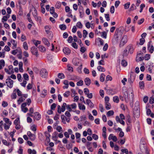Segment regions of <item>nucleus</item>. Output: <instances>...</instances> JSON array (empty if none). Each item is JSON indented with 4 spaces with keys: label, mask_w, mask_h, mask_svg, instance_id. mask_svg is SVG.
I'll use <instances>...</instances> for the list:
<instances>
[{
    "label": "nucleus",
    "mask_w": 154,
    "mask_h": 154,
    "mask_svg": "<svg viewBox=\"0 0 154 154\" xmlns=\"http://www.w3.org/2000/svg\"><path fill=\"white\" fill-rule=\"evenodd\" d=\"M134 47L133 45L129 44L128 45L125 50L124 51L123 55L124 56H127L129 53L132 54L133 53L134 50Z\"/></svg>",
    "instance_id": "obj_1"
},
{
    "label": "nucleus",
    "mask_w": 154,
    "mask_h": 154,
    "mask_svg": "<svg viewBox=\"0 0 154 154\" xmlns=\"http://www.w3.org/2000/svg\"><path fill=\"white\" fill-rule=\"evenodd\" d=\"M3 120L5 122L4 123V129L6 130L9 129L12 124V122L8 118L5 117H3Z\"/></svg>",
    "instance_id": "obj_2"
},
{
    "label": "nucleus",
    "mask_w": 154,
    "mask_h": 154,
    "mask_svg": "<svg viewBox=\"0 0 154 154\" xmlns=\"http://www.w3.org/2000/svg\"><path fill=\"white\" fill-rule=\"evenodd\" d=\"M19 98L17 100V103L18 104H20L22 102L24 101L25 99L28 97V94H22L21 91L20 95L18 96Z\"/></svg>",
    "instance_id": "obj_3"
},
{
    "label": "nucleus",
    "mask_w": 154,
    "mask_h": 154,
    "mask_svg": "<svg viewBox=\"0 0 154 154\" xmlns=\"http://www.w3.org/2000/svg\"><path fill=\"white\" fill-rule=\"evenodd\" d=\"M21 91L18 88H17L14 89L11 95V97L12 99H15L17 98V95L18 96L20 95L21 94Z\"/></svg>",
    "instance_id": "obj_4"
},
{
    "label": "nucleus",
    "mask_w": 154,
    "mask_h": 154,
    "mask_svg": "<svg viewBox=\"0 0 154 154\" xmlns=\"http://www.w3.org/2000/svg\"><path fill=\"white\" fill-rule=\"evenodd\" d=\"M14 82L10 79V77H8L6 79L5 83L7 87L10 88H11L14 86Z\"/></svg>",
    "instance_id": "obj_5"
},
{
    "label": "nucleus",
    "mask_w": 154,
    "mask_h": 154,
    "mask_svg": "<svg viewBox=\"0 0 154 154\" xmlns=\"http://www.w3.org/2000/svg\"><path fill=\"white\" fill-rule=\"evenodd\" d=\"M23 64L22 61L20 62L19 63V68L15 67L14 68V72L17 73H18L19 71L20 72L22 73L24 71V69L23 68Z\"/></svg>",
    "instance_id": "obj_6"
},
{
    "label": "nucleus",
    "mask_w": 154,
    "mask_h": 154,
    "mask_svg": "<svg viewBox=\"0 0 154 154\" xmlns=\"http://www.w3.org/2000/svg\"><path fill=\"white\" fill-rule=\"evenodd\" d=\"M67 106L68 105L66 103H63L61 106V107L60 106L58 105L57 106V112L59 113H61L62 112H64L66 109V107L67 109Z\"/></svg>",
    "instance_id": "obj_7"
},
{
    "label": "nucleus",
    "mask_w": 154,
    "mask_h": 154,
    "mask_svg": "<svg viewBox=\"0 0 154 154\" xmlns=\"http://www.w3.org/2000/svg\"><path fill=\"white\" fill-rule=\"evenodd\" d=\"M5 71L8 75H11L14 73V68L11 65L7 67L5 69Z\"/></svg>",
    "instance_id": "obj_8"
},
{
    "label": "nucleus",
    "mask_w": 154,
    "mask_h": 154,
    "mask_svg": "<svg viewBox=\"0 0 154 154\" xmlns=\"http://www.w3.org/2000/svg\"><path fill=\"white\" fill-rule=\"evenodd\" d=\"M77 104L75 103L67 106V109L69 112L74 111L77 108Z\"/></svg>",
    "instance_id": "obj_9"
},
{
    "label": "nucleus",
    "mask_w": 154,
    "mask_h": 154,
    "mask_svg": "<svg viewBox=\"0 0 154 154\" xmlns=\"http://www.w3.org/2000/svg\"><path fill=\"white\" fill-rule=\"evenodd\" d=\"M128 41V37L127 36L125 35H124L122 37L121 41L120 43V46H124Z\"/></svg>",
    "instance_id": "obj_10"
},
{
    "label": "nucleus",
    "mask_w": 154,
    "mask_h": 154,
    "mask_svg": "<svg viewBox=\"0 0 154 154\" xmlns=\"http://www.w3.org/2000/svg\"><path fill=\"white\" fill-rule=\"evenodd\" d=\"M31 52L33 55H34L36 57H38L39 56L38 51L36 48L32 47L31 49Z\"/></svg>",
    "instance_id": "obj_11"
},
{
    "label": "nucleus",
    "mask_w": 154,
    "mask_h": 154,
    "mask_svg": "<svg viewBox=\"0 0 154 154\" xmlns=\"http://www.w3.org/2000/svg\"><path fill=\"white\" fill-rule=\"evenodd\" d=\"M40 74L42 78H45L47 75L48 72L46 69H42L40 71Z\"/></svg>",
    "instance_id": "obj_12"
},
{
    "label": "nucleus",
    "mask_w": 154,
    "mask_h": 154,
    "mask_svg": "<svg viewBox=\"0 0 154 154\" xmlns=\"http://www.w3.org/2000/svg\"><path fill=\"white\" fill-rule=\"evenodd\" d=\"M27 135L30 140L32 141H34L35 139V135L31 133L30 131H28L27 132Z\"/></svg>",
    "instance_id": "obj_13"
},
{
    "label": "nucleus",
    "mask_w": 154,
    "mask_h": 154,
    "mask_svg": "<svg viewBox=\"0 0 154 154\" xmlns=\"http://www.w3.org/2000/svg\"><path fill=\"white\" fill-rule=\"evenodd\" d=\"M26 103L25 102L23 103L21 105V108L22 111L25 113L28 110V108L26 107Z\"/></svg>",
    "instance_id": "obj_14"
},
{
    "label": "nucleus",
    "mask_w": 154,
    "mask_h": 154,
    "mask_svg": "<svg viewBox=\"0 0 154 154\" xmlns=\"http://www.w3.org/2000/svg\"><path fill=\"white\" fill-rule=\"evenodd\" d=\"M123 34L122 31L119 29H117L115 32L114 35L118 38L121 37Z\"/></svg>",
    "instance_id": "obj_15"
},
{
    "label": "nucleus",
    "mask_w": 154,
    "mask_h": 154,
    "mask_svg": "<svg viewBox=\"0 0 154 154\" xmlns=\"http://www.w3.org/2000/svg\"><path fill=\"white\" fill-rule=\"evenodd\" d=\"M108 139L110 140H112L114 142H116L117 140V137L114 135L113 134H110L108 137Z\"/></svg>",
    "instance_id": "obj_16"
},
{
    "label": "nucleus",
    "mask_w": 154,
    "mask_h": 154,
    "mask_svg": "<svg viewBox=\"0 0 154 154\" xmlns=\"http://www.w3.org/2000/svg\"><path fill=\"white\" fill-rule=\"evenodd\" d=\"M33 117L35 119L39 120L41 118V116L38 112H35L34 113Z\"/></svg>",
    "instance_id": "obj_17"
},
{
    "label": "nucleus",
    "mask_w": 154,
    "mask_h": 154,
    "mask_svg": "<svg viewBox=\"0 0 154 154\" xmlns=\"http://www.w3.org/2000/svg\"><path fill=\"white\" fill-rule=\"evenodd\" d=\"M50 13L53 15L54 17L57 18L58 15L57 14L54 12V7H52L51 8L50 10Z\"/></svg>",
    "instance_id": "obj_18"
},
{
    "label": "nucleus",
    "mask_w": 154,
    "mask_h": 154,
    "mask_svg": "<svg viewBox=\"0 0 154 154\" xmlns=\"http://www.w3.org/2000/svg\"><path fill=\"white\" fill-rule=\"evenodd\" d=\"M59 134L57 131L54 132L52 136V139L54 141L57 140Z\"/></svg>",
    "instance_id": "obj_19"
},
{
    "label": "nucleus",
    "mask_w": 154,
    "mask_h": 154,
    "mask_svg": "<svg viewBox=\"0 0 154 154\" xmlns=\"http://www.w3.org/2000/svg\"><path fill=\"white\" fill-rule=\"evenodd\" d=\"M11 140H10L9 141L5 139H3L2 140V142L3 144L7 146H9L11 144Z\"/></svg>",
    "instance_id": "obj_20"
},
{
    "label": "nucleus",
    "mask_w": 154,
    "mask_h": 154,
    "mask_svg": "<svg viewBox=\"0 0 154 154\" xmlns=\"http://www.w3.org/2000/svg\"><path fill=\"white\" fill-rule=\"evenodd\" d=\"M11 42L12 45V48L13 49H15L17 47V43L13 39H11Z\"/></svg>",
    "instance_id": "obj_21"
},
{
    "label": "nucleus",
    "mask_w": 154,
    "mask_h": 154,
    "mask_svg": "<svg viewBox=\"0 0 154 154\" xmlns=\"http://www.w3.org/2000/svg\"><path fill=\"white\" fill-rule=\"evenodd\" d=\"M143 59V57L142 56L141 54L140 53L137 54L136 58V60L137 62L140 61Z\"/></svg>",
    "instance_id": "obj_22"
},
{
    "label": "nucleus",
    "mask_w": 154,
    "mask_h": 154,
    "mask_svg": "<svg viewBox=\"0 0 154 154\" xmlns=\"http://www.w3.org/2000/svg\"><path fill=\"white\" fill-rule=\"evenodd\" d=\"M148 49L150 53H153L154 50V48L153 46L149 43L148 45Z\"/></svg>",
    "instance_id": "obj_23"
},
{
    "label": "nucleus",
    "mask_w": 154,
    "mask_h": 154,
    "mask_svg": "<svg viewBox=\"0 0 154 154\" xmlns=\"http://www.w3.org/2000/svg\"><path fill=\"white\" fill-rule=\"evenodd\" d=\"M20 50H21V48L20 47L18 48L17 49L12 51L11 53L13 55H15L19 53Z\"/></svg>",
    "instance_id": "obj_24"
},
{
    "label": "nucleus",
    "mask_w": 154,
    "mask_h": 154,
    "mask_svg": "<svg viewBox=\"0 0 154 154\" xmlns=\"http://www.w3.org/2000/svg\"><path fill=\"white\" fill-rule=\"evenodd\" d=\"M87 104L91 108H92L94 107L93 103L91 102V100L89 99H87L86 100Z\"/></svg>",
    "instance_id": "obj_25"
},
{
    "label": "nucleus",
    "mask_w": 154,
    "mask_h": 154,
    "mask_svg": "<svg viewBox=\"0 0 154 154\" xmlns=\"http://www.w3.org/2000/svg\"><path fill=\"white\" fill-rule=\"evenodd\" d=\"M10 16L7 15L3 17L2 19V23H5L9 18Z\"/></svg>",
    "instance_id": "obj_26"
},
{
    "label": "nucleus",
    "mask_w": 154,
    "mask_h": 154,
    "mask_svg": "<svg viewBox=\"0 0 154 154\" xmlns=\"http://www.w3.org/2000/svg\"><path fill=\"white\" fill-rule=\"evenodd\" d=\"M106 128L105 126L103 127L102 128V136L104 139L106 138Z\"/></svg>",
    "instance_id": "obj_27"
},
{
    "label": "nucleus",
    "mask_w": 154,
    "mask_h": 154,
    "mask_svg": "<svg viewBox=\"0 0 154 154\" xmlns=\"http://www.w3.org/2000/svg\"><path fill=\"white\" fill-rule=\"evenodd\" d=\"M78 107L80 110L84 111L86 109L85 106L81 103H79L78 104Z\"/></svg>",
    "instance_id": "obj_28"
},
{
    "label": "nucleus",
    "mask_w": 154,
    "mask_h": 154,
    "mask_svg": "<svg viewBox=\"0 0 154 154\" xmlns=\"http://www.w3.org/2000/svg\"><path fill=\"white\" fill-rule=\"evenodd\" d=\"M119 116H116V119L117 122H119L121 124L123 125H125V123L124 121L123 120H122L120 119Z\"/></svg>",
    "instance_id": "obj_29"
},
{
    "label": "nucleus",
    "mask_w": 154,
    "mask_h": 154,
    "mask_svg": "<svg viewBox=\"0 0 154 154\" xmlns=\"http://www.w3.org/2000/svg\"><path fill=\"white\" fill-rule=\"evenodd\" d=\"M64 53L66 55H68L70 54L71 51L70 50L67 48H65L63 50Z\"/></svg>",
    "instance_id": "obj_30"
},
{
    "label": "nucleus",
    "mask_w": 154,
    "mask_h": 154,
    "mask_svg": "<svg viewBox=\"0 0 154 154\" xmlns=\"http://www.w3.org/2000/svg\"><path fill=\"white\" fill-rule=\"evenodd\" d=\"M38 48L39 51L42 52H44L46 51V49L45 47L41 45L38 46Z\"/></svg>",
    "instance_id": "obj_31"
},
{
    "label": "nucleus",
    "mask_w": 154,
    "mask_h": 154,
    "mask_svg": "<svg viewBox=\"0 0 154 154\" xmlns=\"http://www.w3.org/2000/svg\"><path fill=\"white\" fill-rule=\"evenodd\" d=\"M5 65V62L3 59L0 60V69H1Z\"/></svg>",
    "instance_id": "obj_32"
},
{
    "label": "nucleus",
    "mask_w": 154,
    "mask_h": 154,
    "mask_svg": "<svg viewBox=\"0 0 154 154\" xmlns=\"http://www.w3.org/2000/svg\"><path fill=\"white\" fill-rule=\"evenodd\" d=\"M85 84L87 85H89L91 83V80L88 78H86L84 80Z\"/></svg>",
    "instance_id": "obj_33"
},
{
    "label": "nucleus",
    "mask_w": 154,
    "mask_h": 154,
    "mask_svg": "<svg viewBox=\"0 0 154 154\" xmlns=\"http://www.w3.org/2000/svg\"><path fill=\"white\" fill-rule=\"evenodd\" d=\"M123 97L126 101H128L129 99L128 93L127 91H125L124 93Z\"/></svg>",
    "instance_id": "obj_34"
},
{
    "label": "nucleus",
    "mask_w": 154,
    "mask_h": 154,
    "mask_svg": "<svg viewBox=\"0 0 154 154\" xmlns=\"http://www.w3.org/2000/svg\"><path fill=\"white\" fill-rule=\"evenodd\" d=\"M27 152L29 154H36V152L35 149L32 150L31 149H28Z\"/></svg>",
    "instance_id": "obj_35"
},
{
    "label": "nucleus",
    "mask_w": 154,
    "mask_h": 154,
    "mask_svg": "<svg viewBox=\"0 0 154 154\" xmlns=\"http://www.w3.org/2000/svg\"><path fill=\"white\" fill-rule=\"evenodd\" d=\"M114 114V112L112 110L108 111L106 113V115L107 117H109L113 116Z\"/></svg>",
    "instance_id": "obj_36"
},
{
    "label": "nucleus",
    "mask_w": 154,
    "mask_h": 154,
    "mask_svg": "<svg viewBox=\"0 0 154 154\" xmlns=\"http://www.w3.org/2000/svg\"><path fill=\"white\" fill-rule=\"evenodd\" d=\"M105 75L103 73H101L100 76V80L101 82H103L105 80Z\"/></svg>",
    "instance_id": "obj_37"
},
{
    "label": "nucleus",
    "mask_w": 154,
    "mask_h": 154,
    "mask_svg": "<svg viewBox=\"0 0 154 154\" xmlns=\"http://www.w3.org/2000/svg\"><path fill=\"white\" fill-rule=\"evenodd\" d=\"M42 40L44 43L45 45H47L48 46H49L50 45V43L47 39L45 38H43Z\"/></svg>",
    "instance_id": "obj_38"
},
{
    "label": "nucleus",
    "mask_w": 154,
    "mask_h": 154,
    "mask_svg": "<svg viewBox=\"0 0 154 154\" xmlns=\"http://www.w3.org/2000/svg\"><path fill=\"white\" fill-rule=\"evenodd\" d=\"M97 70L100 72H104L105 71V68L100 66H99L97 67Z\"/></svg>",
    "instance_id": "obj_39"
},
{
    "label": "nucleus",
    "mask_w": 154,
    "mask_h": 154,
    "mask_svg": "<svg viewBox=\"0 0 154 154\" xmlns=\"http://www.w3.org/2000/svg\"><path fill=\"white\" fill-rule=\"evenodd\" d=\"M56 130L59 133H62L63 130L62 127L60 126H57L56 128Z\"/></svg>",
    "instance_id": "obj_40"
},
{
    "label": "nucleus",
    "mask_w": 154,
    "mask_h": 154,
    "mask_svg": "<svg viewBox=\"0 0 154 154\" xmlns=\"http://www.w3.org/2000/svg\"><path fill=\"white\" fill-rule=\"evenodd\" d=\"M11 49L10 47H9L8 46L5 45L2 50L5 52H8Z\"/></svg>",
    "instance_id": "obj_41"
},
{
    "label": "nucleus",
    "mask_w": 154,
    "mask_h": 154,
    "mask_svg": "<svg viewBox=\"0 0 154 154\" xmlns=\"http://www.w3.org/2000/svg\"><path fill=\"white\" fill-rule=\"evenodd\" d=\"M105 108L106 110H108L111 108V106L109 103H105Z\"/></svg>",
    "instance_id": "obj_42"
},
{
    "label": "nucleus",
    "mask_w": 154,
    "mask_h": 154,
    "mask_svg": "<svg viewBox=\"0 0 154 154\" xmlns=\"http://www.w3.org/2000/svg\"><path fill=\"white\" fill-rule=\"evenodd\" d=\"M17 57L18 59H21L22 58V50H20L19 53L17 54Z\"/></svg>",
    "instance_id": "obj_43"
},
{
    "label": "nucleus",
    "mask_w": 154,
    "mask_h": 154,
    "mask_svg": "<svg viewBox=\"0 0 154 154\" xmlns=\"http://www.w3.org/2000/svg\"><path fill=\"white\" fill-rule=\"evenodd\" d=\"M119 40V38L114 36V38L112 39V43L113 44H115L117 43Z\"/></svg>",
    "instance_id": "obj_44"
},
{
    "label": "nucleus",
    "mask_w": 154,
    "mask_h": 154,
    "mask_svg": "<svg viewBox=\"0 0 154 154\" xmlns=\"http://www.w3.org/2000/svg\"><path fill=\"white\" fill-rule=\"evenodd\" d=\"M113 100L114 102L117 103L119 102V99L118 96H115L113 97Z\"/></svg>",
    "instance_id": "obj_45"
},
{
    "label": "nucleus",
    "mask_w": 154,
    "mask_h": 154,
    "mask_svg": "<svg viewBox=\"0 0 154 154\" xmlns=\"http://www.w3.org/2000/svg\"><path fill=\"white\" fill-rule=\"evenodd\" d=\"M23 77L24 79V80L28 81L29 80V76L27 73H25L23 74Z\"/></svg>",
    "instance_id": "obj_46"
},
{
    "label": "nucleus",
    "mask_w": 154,
    "mask_h": 154,
    "mask_svg": "<svg viewBox=\"0 0 154 154\" xmlns=\"http://www.w3.org/2000/svg\"><path fill=\"white\" fill-rule=\"evenodd\" d=\"M23 48L25 50H27L28 49V47L27 44L26 42H24L23 43Z\"/></svg>",
    "instance_id": "obj_47"
},
{
    "label": "nucleus",
    "mask_w": 154,
    "mask_h": 154,
    "mask_svg": "<svg viewBox=\"0 0 154 154\" xmlns=\"http://www.w3.org/2000/svg\"><path fill=\"white\" fill-rule=\"evenodd\" d=\"M17 77L18 81L19 82H21L22 81V75L20 73H17Z\"/></svg>",
    "instance_id": "obj_48"
},
{
    "label": "nucleus",
    "mask_w": 154,
    "mask_h": 154,
    "mask_svg": "<svg viewBox=\"0 0 154 154\" xmlns=\"http://www.w3.org/2000/svg\"><path fill=\"white\" fill-rule=\"evenodd\" d=\"M125 141L126 139L124 138L123 139H120L118 142L120 145H122L125 143Z\"/></svg>",
    "instance_id": "obj_49"
},
{
    "label": "nucleus",
    "mask_w": 154,
    "mask_h": 154,
    "mask_svg": "<svg viewBox=\"0 0 154 154\" xmlns=\"http://www.w3.org/2000/svg\"><path fill=\"white\" fill-rule=\"evenodd\" d=\"M59 28L62 30H64L66 29V26L64 24H61L59 25Z\"/></svg>",
    "instance_id": "obj_50"
},
{
    "label": "nucleus",
    "mask_w": 154,
    "mask_h": 154,
    "mask_svg": "<svg viewBox=\"0 0 154 154\" xmlns=\"http://www.w3.org/2000/svg\"><path fill=\"white\" fill-rule=\"evenodd\" d=\"M47 91L46 90H44L41 94V97H45L47 95Z\"/></svg>",
    "instance_id": "obj_51"
},
{
    "label": "nucleus",
    "mask_w": 154,
    "mask_h": 154,
    "mask_svg": "<svg viewBox=\"0 0 154 154\" xmlns=\"http://www.w3.org/2000/svg\"><path fill=\"white\" fill-rule=\"evenodd\" d=\"M88 34V32L85 29H84L83 30V37L85 38L87 37Z\"/></svg>",
    "instance_id": "obj_52"
},
{
    "label": "nucleus",
    "mask_w": 154,
    "mask_h": 154,
    "mask_svg": "<svg viewBox=\"0 0 154 154\" xmlns=\"http://www.w3.org/2000/svg\"><path fill=\"white\" fill-rule=\"evenodd\" d=\"M7 12V15L10 16V14L12 12V10L10 7H8L6 9Z\"/></svg>",
    "instance_id": "obj_53"
},
{
    "label": "nucleus",
    "mask_w": 154,
    "mask_h": 154,
    "mask_svg": "<svg viewBox=\"0 0 154 154\" xmlns=\"http://www.w3.org/2000/svg\"><path fill=\"white\" fill-rule=\"evenodd\" d=\"M5 57V52L3 50L0 51V58H4Z\"/></svg>",
    "instance_id": "obj_54"
},
{
    "label": "nucleus",
    "mask_w": 154,
    "mask_h": 154,
    "mask_svg": "<svg viewBox=\"0 0 154 154\" xmlns=\"http://www.w3.org/2000/svg\"><path fill=\"white\" fill-rule=\"evenodd\" d=\"M4 24V27L6 29L9 30L10 29V27L9 25L7 23L5 22L3 23Z\"/></svg>",
    "instance_id": "obj_55"
},
{
    "label": "nucleus",
    "mask_w": 154,
    "mask_h": 154,
    "mask_svg": "<svg viewBox=\"0 0 154 154\" xmlns=\"http://www.w3.org/2000/svg\"><path fill=\"white\" fill-rule=\"evenodd\" d=\"M30 129L34 132H35L36 130V126L35 125H33L31 126Z\"/></svg>",
    "instance_id": "obj_56"
},
{
    "label": "nucleus",
    "mask_w": 154,
    "mask_h": 154,
    "mask_svg": "<svg viewBox=\"0 0 154 154\" xmlns=\"http://www.w3.org/2000/svg\"><path fill=\"white\" fill-rule=\"evenodd\" d=\"M27 83V81L26 80H23L22 82L20 83V85L24 88H25L26 87V84Z\"/></svg>",
    "instance_id": "obj_57"
},
{
    "label": "nucleus",
    "mask_w": 154,
    "mask_h": 154,
    "mask_svg": "<svg viewBox=\"0 0 154 154\" xmlns=\"http://www.w3.org/2000/svg\"><path fill=\"white\" fill-rule=\"evenodd\" d=\"M64 84L65 85L63 86V88H67L68 87L69 85L68 83V82L67 80H64Z\"/></svg>",
    "instance_id": "obj_58"
},
{
    "label": "nucleus",
    "mask_w": 154,
    "mask_h": 154,
    "mask_svg": "<svg viewBox=\"0 0 154 154\" xmlns=\"http://www.w3.org/2000/svg\"><path fill=\"white\" fill-rule=\"evenodd\" d=\"M76 26L79 29H82L83 27L82 24L80 22H78L77 23Z\"/></svg>",
    "instance_id": "obj_59"
},
{
    "label": "nucleus",
    "mask_w": 154,
    "mask_h": 154,
    "mask_svg": "<svg viewBox=\"0 0 154 154\" xmlns=\"http://www.w3.org/2000/svg\"><path fill=\"white\" fill-rule=\"evenodd\" d=\"M2 105L4 107H6L8 105V103L6 101H3L2 102Z\"/></svg>",
    "instance_id": "obj_60"
},
{
    "label": "nucleus",
    "mask_w": 154,
    "mask_h": 154,
    "mask_svg": "<svg viewBox=\"0 0 154 154\" xmlns=\"http://www.w3.org/2000/svg\"><path fill=\"white\" fill-rule=\"evenodd\" d=\"M67 69L69 72H73V68L69 64L67 65Z\"/></svg>",
    "instance_id": "obj_61"
},
{
    "label": "nucleus",
    "mask_w": 154,
    "mask_h": 154,
    "mask_svg": "<svg viewBox=\"0 0 154 154\" xmlns=\"http://www.w3.org/2000/svg\"><path fill=\"white\" fill-rule=\"evenodd\" d=\"M2 114L3 116H7L8 115V112L7 110L6 109L3 110L2 112Z\"/></svg>",
    "instance_id": "obj_62"
},
{
    "label": "nucleus",
    "mask_w": 154,
    "mask_h": 154,
    "mask_svg": "<svg viewBox=\"0 0 154 154\" xmlns=\"http://www.w3.org/2000/svg\"><path fill=\"white\" fill-rule=\"evenodd\" d=\"M61 6V3L60 2H57L55 5V7L56 8H59Z\"/></svg>",
    "instance_id": "obj_63"
},
{
    "label": "nucleus",
    "mask_w": 154,
    "mask_h": 154,
    "mask_svg": "<svg viewBox=\"0 0 154 154\" xmlns=\"http://www.w3.org/2000/svg\"><path fill=\"white\" fill-rule=\"evenodd\" d=\"M79 60L76 58L74 59L73 60V62L76 65H78L79 63Z\"/></svg>",
    "instance_id": "obj_64"
}]
</instances>
